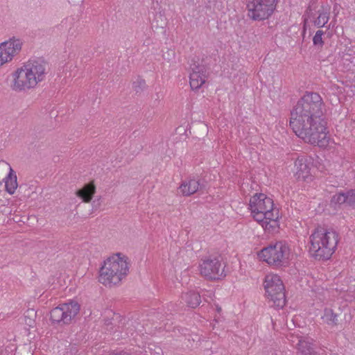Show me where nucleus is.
Masks as SVG:
<instances>
[{"mask_svg": "<svg viewBox=\"0 0 355 355\" xmlns=\"http://www.w3.org/2000/svg\"><path fill=\"white\" fill-rule=\"evenodd\" d=\"M329 19V13L327 10H322L318 12V15L314 20V24L318 27H323Z\"/></svg>", "mask_w": 355, "mask_h": 355, "instance_id": "20", "label": "nucleus"}, {"mask_svg": "<svg viewBox=\"0 0 355 355\" xmlns=\"http://www.w3.org/2000/svg\"><path fill=\"white\" fill-rule=\"evenodd\" d=\"M24 47V40L18 36H12L0 42V68L11 62Z\"/></svg>", "mask_w": 355, "mask_h": 355, "instance_id": "11", "label": "nucleus"}, {"mask_svg": "<svg viewBox=\"0 0 355 355\" xmlns=\"http://www.w3.org/2000/svg\"><path fill=\"white\" fill-rule=\"evenodd\" d=\"M130 259L125 253L112 252L101 262L97 279L105 287L116 286L127 278L130 272Z\"/></svg>", "mask_w": 355, "mask_h": 355, "instance_id": "3", "label": "nucleus"}, {"mask_svg": "<svg viewBox=\"0 0 355 355\" xmlns=\"http://www.w3.org/2000/svg\"><path fill=\"white\" fill-rule=\"evenodd\" d=\"M182 300L191 307H196L200 303V297L198 293L195 291H189L183 293L181 295Z\"/></svg>", "mask_w": 355, "mask_h": 355, "instance_id": "17", "label": "nucleus"}, {"mask_svg": "<svg viewBox=\"0 0 355 355\" xmlns=\"http://www.w3.org/2000/svg\"><path fill=\"white\" fill-rule=\"evenodd\" d=\"M80 311V304L76 300H70L54 308L51 312V320L56 324H69Z\"/></svg>", "mask_w": 355, "mask_h": 355, "instance_id": "10", "label": "nucleus"}, {"mask_svg": "<svg viewBox=\"0 0 355 355\" xmlns=\"http://www.w3.org/2000/svg\"><path fill=\"white\" fill-rule=\"evenodd\" d=\"M288 125L306 143L321 147L329 144L323 103L316 94H307L297 102L291 112Z\"/></svg>", "mask_w": 355, "mask_h": 355, "instance_id": "1", "label": "nucleus"}, {"mask_svg": "<svg viewBox=\"0 0 355 355\" xmlns=\"http://www.w3.org/2000/svg\"><path fill=\"white\" fill-rule=\"evenodd\" d=\"M96 189L95 182L91 181L77 189L75 192V196L81 202L88 204L94 199Z\"/></svg>", "mask_w": 355, "mask_h": 355, "instance_id": "15", "label": "nucleus"}, {"mask_svg": "<svg viewBox=\"0 0 355 355\" xmlns=\"http://www.w3.org/2000/svg\"><path fill=\"white\" fill-rule=\"evenodd\" d=\"M248 209L252 218L266 232H279L282 214L270 196L263 193H254L250 198Z\"/></svg>", "mask_w": 355, "mask_h": 355, "instance_id": "2", "label": "nucleus"}, {"mask_svg": "<svg viewBox=\"0 0 355 355\" xmlns=\"http://www.w3.org/2000/svg\"><path fill=\"white\" fill-rule=\"evenodd\" d=\"M299 355H316L313 343L308 340H301L298 343Z\"/></svg>", "mask_w": 355, "mask_h": 355, "instance_id": "18", "label": "nucleus"}, {"mask_svg": "<svg viewBox=\"0 0 355 355\" xmlns=\"http://www.w3.org/2000/svg\"><path fill=\"white\" fill-rule=\"evenodd\" d=\"M200 274L211 280H219L226 276L225 266L223 261L215 256L202 257L198 266Z\"/></svg>", "mask_w": 355, "mask_h": 355, "instance_id": "8", "label": "nucleus"}, {"mask_svg": "<svg viewBox=\"0 0 355 355\" xmlns=\"http://www.w3.org/2000/svg\"><path fill=\"white\" fill-rule=\"evenodd\" d=\"M351 200H352L351 206L355 207V191H352V198Z\"/></svg>", "mask_w": 355, "mask_h": 355, "instance_id": "23", "label": "nucleus"}, {"mask_svg": "<svg viewBox=\"0 0 355 355\" xmlns=\"http://www.w3.org/2000/svg\"><path fill=\"white\" fill-rule=\"evenodd\" d=\"M207 81L205 68L200 64H191L189 69V84L190 89L198 92Z\"/></svg>", "mask_w": 355, "mask_h": 355, "instance_id": "12", "label": "nucleus"}, {"mask_svg": "<svg viewBox=\"0 0 355 355\" xmlns=\"http://www.w3.org/2000/svg\"><path fill=\"white\" fill-rule=\"evenodd\" d=\"M339 240V234L334 229L318 226L309 236L308 252L316 260H329L336 251Z\"/></svg>", "mask_w": 355, "mask_h": 355, "instance_id": "4", "label": "nucleus"}, {"mask_svg": "<svg viewBox=\"0 0 355 355\" xmlns=\"http://www.w3.org/2000/svg\"><path fill=\"white\" fill-rule=\"evenodd\" d=\"M295 257L292 245L285 241L270 243L256 253L258 261L276 268L288 266Z\"/></svg>", "mask_w": 355, "mask_h": 355, "instance_id": "6", "label": "nucleus"}, {"mask_svg": "<svg viewBox=\"0 0 355 355\" xmlns=\"http://www.w3.org/2000/svg\"><path fill=\"white\" fill-rule=\"evenodd\" d=\"M323 320L327 324H331L336 320V315L331 310H326L324 315L322 316Z\"/></svg>", "mask_w": 355, "mask_h": 355, "instance_id": "21", "label": "nucleus"}, {"mask_svg": "<svg viewBox=\"0 0 355 355\" xmlns=\"http://www.w3.org/2000/svg\"><path fill=\"white\" fill-rule=\"evenodd\" d=\"M200 189V180L196 178L189 177L182 180L178 187V192L182 196L189 197L196 193Z\"/></svg>", "mask_w": 355, "mask_h": 355, "instance_id": "13", "label": "nucleus"}, {"mask_svg": "<svg viewBox=\"0 0 355 355\" xmlns=\"http://www.w3.org/2000/svg\"><path fill=\"white\" fill-rule=\"evenodd\" d=\"M3 166L7 171V173L3 179L5 190L10 195H13L15 193L18 188V182L16 173L10 164L5 163L3 164Z\"/></svg>", "mask_w": 355, "mask_h": 355, "instance_id": "16", "label": "nucleus"}, {"mask_svg": "<svg viewBox=\"0 0 355 355\" xmlns=\"http://www.w3.org/2000/svg\"><path fill=\"white\" fill-rule=\"evenodd\" d=\"M264 296L269 304L277 309H281L286 304L285 286L280 276L269 272L263 278Z\"/></svg>", "mask_w": 355, "mask_h": 355, "instance_id": "7", "label": "nucleus"}, {"mask_svg": "<svg viewBox=\"0 0 355 355\" xmlns=\"http://www.w3.org/2000/svg\"><path fill=\"white\" fill-rule=\"evenodd\" d=\"M322 35H323V32L322 31H318L315 33V34L313 37V44L315 45L321 46L322 44V43H323Z\"/></svg>", "mask_w": 355, "mask_h": 355, "instance_id": "22", "label": "nucleus"}, {"mask_svg": "<svg viewBox=\"0 0 355 355\" xmlns=\"http://www.w3.org/2000/svg\"><path fill=\"white\" fill-rule=\"evenodd\" d=\"M277 0H246V10L252 19L265 20L274 12Z\"/></svg>", "mask_w": 355, "mask_h": 355, "instance_id": "9", "label": "nucleus"}, {"mask_svg": "<svg viewBox=\"0 0 355 355\" xmlns=\"http://www.w3.org/2000/svg\"><path fill=\"white\" fill-rule=\"evenodd\" d=\"M45 75V61L40 58L30 60L12 73L11 87L15 91L35 88L44 80Z\"/></svg>", "mask_w": 355, "mask_h": 355, "instance_id": "5", "label": "nucleus"}, {"mask_svg": "<svg viewBox=\"0 0 355 355\" xmlns=\"http://www.w3.org/2000/svg\"><path fill=\"white\" fill-rule=\"evenodd\" d=\"M294 175L297 181L309 182L312 180L313 175L310 164L304 159H298L295 162Z\"/></svg>", "mask_w": 355, "mask_h": 355, "instance_id": "14", "label": "nucleus"}, {"mask_svg": "<svg viewBox=\"0 0 355 355\" xmlns=\"http://www.w3.org/2000/svg\"><path fill=\"white\" fill-rule=\"evenodd\" d=\"M352 191L346 193H338L331 198V203L334 205L348 204L352 205Z\"/></svg>", "mask_w": 355, "mask_h": 355, "instance_id": "19", "label": "nucleus"}]
</instances>
